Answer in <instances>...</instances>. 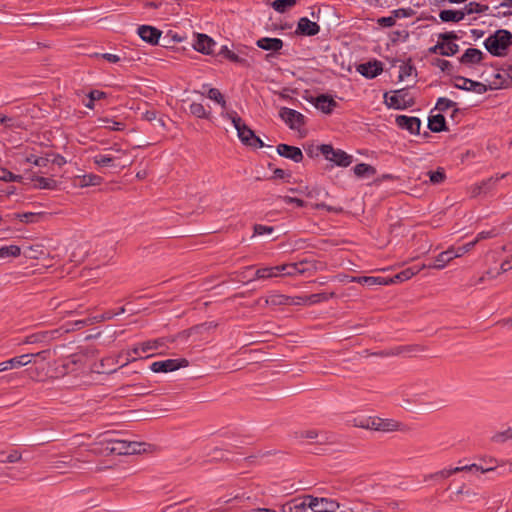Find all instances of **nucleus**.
Segmentation results:
<instances>
[{
	"label": "nucleus",
	"mask_w": 512,
	"mask_h": 512,
	"mask_svg": "<svg viewBox=\"0 0 512 512\" xmlns=\"http://www.w3.org/2000/svg\"><path fill=\"white\" fill-rule=\"evenodd\" d=\"M109 433H105L107 436ZM93 452L96 454L108 455H130L140 452V443L128 442L125 440H117L105 437L102 441L97 442Z\"/></svg>",
	"instance_id": "obj_1"
},
{
	"label": "nucleus",
	"mask_w": 512,
	"mask_h": 512,
	"mask_svg": "<svg viewBox=\"0 0 512 512\" xmlns=\"http://www.w3.org/2000/svg\"><path fill=\"white\" fill-rule=\"evenodd\" d=\"M512 45V33L508 30L499 29L490 35L485 41L484 46L487 51L496 57L505 56L508 48Z\"/></svg>",
	"instance_id": "obj_2"
},
{
	"label": "nucleus",
	"mask_w": 512,
	"mask_h": 512,
	"mask_svg": "<svg viewBox=\"0 0 512 512\" xmlns=\"http://www.w3.org/2000/svg\"><path fill=\"white\" fill-rule=\"evenodd\" d=\"M226 117L231 120L233 126L237 130L240 141L244 145L254 148L264 147L263 141L255 135L254 131L243 122L242 118L235 111L228 112Z\"/></svg>",
	"instance_id": "obj_3"
},
{
	"label": "nucleus",
	"mask_w": 512,
	"mask_h": 512,
	"mask_svg": "<svg viewBox=\"0 0 512 512\" xmlns=\"http://www.w3.org/2000/svg\"><path fill=\"white\" fill-rule=\"evenodd\" d=\"M317 150L320 151L326 160L331 161L340 167H348L353 161V157L351 155L341 149H334L330 144H322L317 147Z\"/></svg>",
	"instance_id": "obj_4"
},
{
	"label": "nucleus",
	"mask_w": 512,
	"mask_h": 512,
	"mask_svg": "<svg viewBox=\"0 0 512 512\" xmlns=\"http://www.w3.org/2000/svg\"><path fill=\"white\" fill-rule=\"evenodd\" d=\"M306 500H310L311 510L313 512H337L341 504L332 498L316 497L313 495H305Z\"/></svg>",
	"instance_id": "obj_5"
},
{
	"label": "nucleus",
	"mask_w": 512,
	"mask_h": 512,
	"mask_svg": "<svg viewBox=\"0 0 512 512\" xmlns=\"http://www.w3.org/2000/svg\"><path fill=\"white\" fill-rule=\"evenodd\" d=\"M408 92L406 89H400L394 92L393 95L388 96V93L384 94L385 103L388 105V107L397 109V110H403L407 107H410L414 104V101L412 98L407 99Z\"/></svg>",
	"instance_id": "obj_6"
},
{
	"label": "nucleus",
	"mask_w": 512,
	"mask_h": 512,
	"mask_svg": "<svg viewBox=\"0 0 512 512\" xmlns=\"http://www.w3.org/2000/svg\"><path fill=\"white\" fill-rule=\"evenodd\" d=\"M279 117L289 126L292 130H299L305 125V116L287 107H282L279 111Z\"/></svg>",
	"instance_id": "obj_7"
},
{
	"label": "nucleus",
	"mask_w": 512,
	"mask_h": 512,
	"mask_svg": "<svg viewBox=\"0 0 512 512\" xmlns=\"http://www.w3.org/2000/svg\"><path fill=\"white\" fill-rule=\"evenodd\" d=\"M188 365L189 361L185 358L167 359L164 361L153 362L150 366V369L155 373H167L176 371L180 368H185Z\"/></svg>",
	"instance_id": "obj_8"
},
{
	"label": "nucleus",
	"mask_w": 512,
	"mask_h": 512,
	"mask_svg": "<svg viewBox=\"0 0 512 512\" xmlns=\"http://www.w3.org/2000/svg\"><path fill=\"white\" fill-rule=\"evenodd\" d=\"M70 329L67 328L62 331V329H54L50 331H41L37 333H33L25 337V344H34V343H49L51 340L58 338L63 333L69 332Z\"/></svg>",
	"instance_id": "obj_9"
},
{
	"label": "nucleus",
	"mask_w": 512,
	"mask_h": 512,
	"mask_svg": "<svg viewBox=\"0 0 512 512\" xmlns=\"http://www.w3.org/2000/svg\"><path fill=\"white\" fill-rule=\"evenodd\" d=\"M455 79L457 82L454 84V87L458 89L474 91L478 94H483L487 91V86L481 82L473 81L462 76H457Z\"/></svg>",
	"instance_id": "obj_10"
},
{
	"label": "nucleus",
	"mask_w": 512,
	"mask_h": 512,
	"mask_svg": "<svg viewBox=\"0 0 512 512\" xmlns=\"http://www.w3.org/2000/svg\"><path fill=\"white\" fill-rule=\"evenodd\" d=\"M357 71L364 77L372 79L383 71V64L378 60L369 61L358 65Z\"/></svg>",
	"instance_id": "obj_11"
},
{
	"label": "nucleus",
	"mask_w": 512,
	"mask_h": 512,
	"mask_svg": "<svg viewBox=\"0 0 512 512\" xmlns=\"http://www.w3.org/2000/svg\"><path fill=\"white\" fill-rule=\"evenodd\" d=\"M277 153L284 158L294 161L295 163H300L304 158L299 147L283 143L277 146Z\"/></svg>",
	"instance_id": "obj_12"
},
{
	"label": "nucleus",
	"mask_w": 512,
	"mask_h": 512,
	"mask_svg": "<svg viewBox=\"0 0 512 512\" xmlns=\"http://www.w3.org/2000/svg\"><path fill=\"white\" fill-rule=\"evenodd\" d=\"M162 32L157 29L156 27H153V26H149V25H141L139 26L138 28V35L139 37L151 44V45H156L158 44V41H159V38L161 36Z\"/></svg>",
	"instance_id": "obj_13"
},
{
	"label": "nucleus",
	"mask_w": 512,
	"mask_h": 512,
	"mask_svg": "<svg viewBox=\"0 0 512 512\" xmlns=\"http://www.w3.org/2000/svg\"><path fill=\"white\" fill-rule=\"evenodd\" d=\"M396 124L401 128L408 130L412 134H419L421 121L417 117H409L406 115H399L396 117Z\"/></svg>",
	"instance_id": "obj_14"
},
{
	"label": "nucleus",
	"mask_w": 512,
	"mask_h": 512,
	"mask_svg": "<svg viewBox=\"0 0 512 512\" xmlns=\"http://www.w3.org/2000/svg\"><path fill=\"white\" fill-rule=\"evenodd\" d=\"M370 430L392 432L400 430V423L392 419L372 418Z\"/></svg>",
	"instance_id": "obj_15"
},
{
	"label": "nucleus",
	"mask_w": 512,
	"mask_h": 512,
	"mask_svg": "<svg viewBox=\"0 0 512 512\" xmlns=\"http://www.w3.org/2000/svg\"><path fill=\"white\" fill-rule=\"evenodd\" d=\"M320 27L316 22L310 21L307 17H302L298 21L296 34L303 36H314L318 34Z\"/></svg>",
	"instance_id": "obj_16"
},
{
	"label": "nucleus",
	"mask_w": 512,
	"mask_h": 512,
	"mask_svg": "<svg viewBox=\"0 0 512 512\" xmlns=\"http://www.w3.org/2000/svg\"><path fill=\"white\" fill-rule=\"evenodd\" d=\"M459 51L458 44L454 42L438 41L436 45L429 48L430 53L440 54L442 56H453Z\"/></svg>",
	"instance_id": "obj_17"
},
{
	"label": "nucleus",
	"mask_w": 512,
	"mask_h": 512,
	"mask_svg": "<svg viewBox=\"0 0 512 512\" xmlns=\"http://www.w3.org/2000/svg\"><path fill=\"white\" fill-rule=\"evenodd\" d=\"M461 253H455L452 249H448L444 252H441L434 263H429L427 265H423L422 268H434V269H443L447 263H449L453 258L460 257Z\"/></svg>",
	"instance_id": "obj_18"
},
{
	"label": "nucleus",
	"mask_w": 512,
	"mask_h": 512,
	"mask_svg": "<svg viewBox=\"0 0 512 512\" xmlns=\"http://www.w3.org/2000/svg\"><path fill=\"white\" fill-rule=\"evenodd\" d=\"M114 316H115V314H113V312L107 311V312L97 315V316L88 317L86 319L78 320L74 323L75 327L71 328L70 330L80 329L84 326H89L94 323L111 320L112 318H114Z\"/></svg>",
	"instance_id": "obj_19"
},
{
	"label": "nucleus",
	"mask_w": 512,
	"mask_h": 512,
	"mask_svg": "<svg viewBox=\"0 0 512 512\" xmlns=\"http://www.w3.org/2000/svg\"><path fill=\"white\" fill-rule=\"evenodd\" d=\"M314 105L323 113L330 114L337 106V102L332 97L321 94L315 98Z\"/></svg>",
	"instance_id": "obj_20"
},
{
	"label": "nucleus",
	"mask_w": 512,
	"mask_h": 512,
	"mask_svg": "<svg viewBox=\"0 0 512 512\" xmlns=\"http://www.w3.org/2000/svg\"><path fill=\"white\" fill-rule=\"evenodd\" d=\"M216 45V42L206 34H198L197 41L194 44V48L196 51L202 54H211L213 46Z\"/></svg>",
	"instance_id": "obj_21"
},
{
	"label": "nucleus",
	"mask_w": 512,
	"mask_h": 512,
	"mask_svg": "<svg viewBox=\"0 0 512 512\" xmlns=\"http://www.w3.org/2000/svg\"><path fill=\"white\" fill-rule=\"evenodd\" d=\"M352 282H357L360 284L373 286V285H388L394 283V278H384V277H373V276H361V277H353Z\"/></svg>",
	"instance_id": "obj_22"
},
{
	"label": "nucleus",
	"mask_w": 512,
	"mask_h": 512,
	"mask_svg": "<svg viewBox=\"0 0 512 512\" xmlns=\"http://www.w3.org/2000/svg\"><path fill=\"white\" fill-rule=\"evenodd\" d=\"M484 58V54L477 48H468L464 54L459 58L462 64H478Z\"/></svg>",
	"instance_id": "obj_23"
},
{
	"label": "nucleus",
	"mask_w": 512,
	"mask_h": 512,
	"mask_svg": "<svg viewBox=\"0 0 512 512\" xmlns=\"http://www.w3.org/2000/svg\"><path fill=\"white\" fill-rule=\"evenodd\" d=\"M256 45L267 51H279L283 47V41L279 38L263 37L257 40Z\"/></svg>",
	"instance_id": "obj_24"
},
{
	"label": "nucleus",
	"mask_w": 512,
	"mask_h": 512,
	"mask_svg": "<svg viewBox=\"0 0 512 512\" xmlns=\"http://www.w3.org/2000/svg\"><path fill=\"white\" fill-rule=\"evenodd\" d=\"M278 275H280L279 265L274 267L259 268L255 271L254 276L248 279V282L256 279H270L277 277Z\"/></svg>",
	"instance_id": "obj_25"
},
{
	"label": "nucleus",
	"mask_w": 512,
	"mask_h": 512,
	"mask_svg": "<svg viewBox=\"0 0 512 512\" xmlns=\"http://www.w3.org/2000/svg\"><path fill=\"white\" fill-rule=\"evenodd\" d=\"M428 128L435 133L448 131L445 117L442 114L430 116L428 119Z\"/></svg>",
	"instance_id": "obj_26"
},
{
	"label": "nucleus",
	"mask_w": 512,
	"mask_h": 512,
	"mask_svg": "<svg viewBox=\"0 0 512 512\" xmlns=\"http://www.w3.org/2000/svg\"><path fill=\"white\" fill-rule=\"evenodd\" d=\"M118 160H120V156L110 154H97L93 157V162L98 167L118 166L119 164H115Z\"/></svg>",
	"instance_id": "obj_27"
},
{
	"label": "nucleus",
	"mask_w": 512,
	"mask_h": 512,
	"mask_svg": "<svg viewBox=\"0 0 512 512\" xmlns=\"http://www.w3.org/2000/svg\"><path fill=\"white\" fill-rule=\"evenodd\" d=\"M464 10H442L439 13V18L442 22H460L464 19Z\"/></svg>",
	"instance_id": "obj_28"
},
{
	"label": "nucleus",
	"mask_w": 512,
	"mask_h": 512,
	"mask_svg": "<svg viewBox=\"0 0 512 512\" xmlns=\"http://www.w3.org/2000/svg\"><path fill=\"white\" fill-rule=\"evenodd\" d=\"M292 303V298L283 294H271L264 299L265 306H282Z\"/></svg>",
	"instance_id": "obj_29"
},
{
	"label": "nucleus",
	"mask_w": 512,
	"mask_h": 512,
	"mask_svg": "<svg viewBox=\"0 0 512 512\" xmlns=\"http://www.w3.org/2000/svg\"><path fill=\"white\" fill-rule=\"evenodd\" d=\"M16 218L23 223H37L48 216L45 212H25L15 214Z\"/></svg>",
	"instance_id": "obj_30"
},
{
	"label": "nucleus",
	"mask_w": 512,
	"mask_h": 512,
	"mask_svg": "<svg viewBox=\"0 0 512 512\" xmlns=\"http://www.w3.org/2000/svg\"><path fill=\"white\" fill-rule=\"evenodd\" d=\"M495 78L500 80V82L497 83L499 87L506 88L512 86V66L509 65L502 68L498 73L495 74Z\"/></svg>",
	"instance_id": "obj_31"
},
{
	"label": "nucleus",
	"mask_w": 512,
	"mask_h": 512,
	"mask_svg": "<svg viewBox=\"0 0 512 512\" xmlns=\"http://www.w3.org/2000/svg\"><path fill=\"white\" fill-rule=\"evenodd\" d=\"M307 265L306 261H301L298 263H291V264H283L279 265L280 268V274L287 275V276H294L297 274H302V270H299L300 266Z\"/></svg>",
	"instance_id": "obj_32"
},
{
	"label": "nucleus",
	"mask_w": 512,
	"mask_h": 512,
	"mask_svg": "<svg viewBox=\"0 0 512 512\" xmlns=\"http://www.w3.org/2000/svg\"><path fill=\"white\" fill-rule=\"evenodd\" d=\"M353 171H354V174L359 178L371 177L376 174L375 167H373L372 165L366 164V163L357 164L353 168Z\"/></svg>",
	"instance_id": "obj_33"
},
{
	"label": "nucleus",
	"mask_w": 512,
	"mask_h": 512,
	"mask_svg": "<svg viewBox=\"0 0 512 512\" xmlns=\"http://www.w3.org/2000/svg\"><path fill=\"white\" fill-rule=\"evenodd\" d=\"M339 512H372L371 505L361 500H356L351 503L349 507H346Z\"/></svg>",
	"instance_id": "obj_34"
},
{
	"label": "nucleus",
	"mask_w": 512,
	"mask_h": 512,
	"mask_svg": "<svg viewBox=\"0 0 512 512\" xmlns=\"http://www.w3.org/2000/svg\"><path fill=\"white\" fill-rule=\"evenodd\" d=\"M166 339L159 338L155 340H148L140 344L141 352L147 353L151 350H157L165 346Z\"/></svg>",
	"instance_id": "obj_35"
},
{
	"label": "nucleus",
	"mask_w": 512,
	"mask_h": 512,
	"mask_svg": "<svg viewBox=\"0 0 512 512\" xmlns=\"http://www.w3.org/2000/svg\"><path fill=\"white\" fill-rule=\"evenodd\" d=\"M505 177H506V174H502L500 176L490 177L486 180H483L480 184L475 185V190L486 192V191L492 189L500 179H503Z\"/></svg>",
	"instance_id": "obj_36"
},
{
	"label": "nucleus",
	"mask_w": 512,
	"mask_h": 512,
	"mask_svg": "<svg viewBox=\"0 0 512 512\" xmlns=\"http://www.w3.org/2000/svg\"><path fill=\"white\" fill-rule=\"evenodd\" d=\"M21 458H22V455L17 450H12L9 453H7L5 451H0V464L16 463V462L20 461Z\"/></svg>",
	"instance_id": "obj_37"
},
{
	"label": "nucleus",
	"mask_w": 512,
	"mask_h": 512,
	"mask_svg": "<svg viewBox=\"0 0 512 512\" xmlns=\"http://www.w3.org/2000/svg\"><path fill=\"white\" fill-rule=\"evenodd\" d=\"M31 362H32V355H28V354H23V355H20V356H17V357H14V358H11L8 360V364L11 367V369L18 368L21 366H26Z\"/></svg>",
	"instance_id": "obj_38"
},
{
	"label": "nucleus",
	"mask_w": 512,
	"mask_h": 512,
	"mask_svg": "<svg viewBox=\"0 0 512 512\" xmlns=\"http://www.w3.org/2000/svg\"><path fill=\"white\" fill-rule=\"evenodd\" d=\"M32 180L36 182L35 187L39 189H54L56 187V181L52 178L37 176Z\"/></svg>",
	"instance_id": "obj_39"
},
{
	"label": "nucleus",
	"mask_w": 512,
	"mask_h": 512,
	"mask_svg": "<svg viewBox=\"0 0 512 512\" xmlns=\"http://www.w3.org/2000/svg\"><path fill=\"white\" fill-rule=\"evenodd\" d=\"M334 295H335L334 292H331V293H327V292L315 293V294H311V295L306 296L305 300L309 304H316V303H319V302L327 301L330 298L334 297Z\"/></svg>",
	"instance_id": "obj_40"
},
{
	"label": "nucleus",
	"mask_w": 512,
	"mask_h": 512,
	"mask_svg": "<svg viewBox=\"0 0 512 512\" xmlns=\"http://www.w3.org/2000/svg\"><path fill=\"white\" fill-rule=\"evenodd\" d=\"M488 9H489V7L487 5H482L477 2L472 1L465 5L464 12H465V15L466 14L470 15L473 13L480 14V13L486 12Z\"/></svg>",
	"instance_id": "obj_41"
},
{
	"label": "nucleus",
	"mask_w": 512,
	"mask_h": 512,
	"mask_svg": "<svg viewBox=\"0 0 512 512\" xmlns=\"http://www.w3.org/2000/svg\"><path fill=\"white\" fill-rule=\"evenodd\" d=\"M190 113L197 118L203 119L209 118L210 115V112H208L201 103L196 102L190 105Z\"/></svg>",
	"instance_id": "obj_42"
},
{
	"label": "nucleus",
	"mask_w": 512,
	"mask_h": 512,
	"mask_svg": "<svg viewBox=\"0 0 512 512\" xmlns=\"http://www.w3.org/2000/svg\"><path fill=\"white\" fill-rule=\"evenodd\" d=\"M494 469H495L494 467L484 468L482 466H479V465L473 463V464H470V465L455 467V468H453V472L459 473V472H464V471H473V470H475V471H480L481 473H487V472L493 471Z\"/></svg>",
	"instance_id": "obj_43"
},
{
	"label": "nucleus",
	"mask_w": 512,
	"mask_h": 512,
	"mask_svg": "<svg viewBox=\"0 0 512 512\" xmlns=\"http://www.w3.org/2000/svg\"><path fill=\"white\" fill-rule=\"evenodd\" d=\"M21 253V249L17 245L3 246L0 248V258L17 257Z\"/></svg>",
	"instance_id": "obj_44"
},
{
	"label": "nucleus",
	"mask_w": 512,
	"mask_h": 512,
	"mask_svg": "<svg viewBox=\"0 0 512 512\" xmlns=\"http://www.w3.org/2000/svg\"><path fill=\"white\" fill-rule=\"evenodd\" d=\"M296 4V0H274L272 7L278 13L286 12L287 8H291Z\"/></svg>",
	"instance_id": "obj_45"
},
{
	"label": "nucleus",
	"mask_w": 512,
	"mask_h": 512,
	"mask_svg": "<svg viewBox=\"0 0 512 512\" xmlns=\"http://www.w3.org/2000/svg\"><path fill=\"white\" fill-rule=\"evenodd\" d=\"M219 55H222L223 57L227 58L228 60H230L231 62H234V63L243 64L246 62L245 59L240 58L236 53L231 51L227 46L221 47V49L219 51Z\"/></svg>",
	"instance_id": "obj_46"
},
{
	"label": "nucleus",
	"mask_w": 512,
	"mask_h": 512,
	"mask_svg": "<svg viewBox=\"0 0 512 512\" xmlns=\"http://www.w3.org/2000/svg\"><path fill=\"white\" fill-rule=\"evenodd\" d=\"M413 73L416 74V69L414 65L411 63V60L409 59L407 62L403 63L400 66L399 71V80H404L407 77H410Z\"/></svg>",
	"instance_id": "obj_47"
},
{
	"label": "nucleus",
	"mask_w": 512,
	"mask_h": 512,
	"mask_svg": "<svg viewBox=\"0 0 512 512\" xmlns=\"http://www.w3.org/2000/svg\"><path fill=\"white\" fill-rule=\"evenodd\" d=\"M99 121L103 123L101 127H104L111 131H122L125 127V125L122 122H117L109 118H100Z\"/></svg>",
	"instance_id": "obj_48"
},
{
	"label": "nucleus",
	"mask_w": 512,
	"mask_h": 512,
	"mask_svg": "<svg viewBox=\"0 0 512 512\" xmlns=\"http://www.w3.org/2000/svg\"><path fill=\"white\" fill-rule=\"evenodd\" d=\"M23 177L16 175L6 168L0 167V180L5 182H21Z\"/></svg>",
	"instance_id": "obj_49"
},
{
	"label": "nucleus",
	"mask_w": 512,
	"mask_h": 512,
	"mask_svg": "<svg viewBox=\"0 0 512 512\" xmlns=\"http://www.w3.org/2000/svg\"><path fill=\"white\" fill-rule=\"evenodd\" d=\"M509 439H512V428L496 432L494 435L491 436V441L494 443H504Z\"/></svg>",
	"instance_id": "obj_50"
},
{
	"label": "nucleus",
	"mask_w": 512,
	"mask_h": 512,
	"mask_svg": "<svg viewBox=\"0 0 512 512\" xmlns=\"http://www.w3.org/2000/svg\"><path fill=\"white\" fill-rule=\"evenodd\" d=\"M421 268H418V269H414L412 267L410 268H407L403 271H401L400 273L396 274L393 278H394V283L399 281V282H402V281H406L408 279H410L412 276L416 275L419 271H420Z\"/></svg>",
	"instance_id": "obj_51"
},
{
	"label": "nucleus",
	"mask_w": 512,
	"mask_h": 512,
	"mask_svg": "<svg viewBox=\"0 0 512 512\" xmlns=\"http://www.w3.org/2000/svg\"><path fill=\"white\" fill-rule=\"evenodd\" d=\"M103 181V178L99 175L95 174H87L84 175L81 181L82 186H97L100 185Z\"/></svg>",
	"instance_id": "obj_52"
},
{
	"label": "nucleus",
	"mask_w": 512,
	"mask_h": 512,
	"mask_svg": "<svg viewBox=\"0 0 512 512\" xmlns=\"http://www.w3.org/2000/svg\"><path fill=\"white\" fill-rule=\"evenodd\" d=\"M207 97L222 106V108L226 107V101L224 96L217 88H210L207 93Z\"/></svg>",
	"instance_id": "obj_53"
},
{
	"label": "nucleus",
	"mask_w": 512,
	"mask_h": 512,
	"mask_svg": "<svg viewBox=\"0 0 512 512\" xmlns=\"http://www.w3.org/2000/svg\"><path fill=\"white\" fill-rule=\"evenodd\" d=\"M428 175H429L430 181L433 184H440L446 178L445 171L443 168H438L436 171H430V172H428Z\"/></svg>",
	"instance_id": "obj_54"
},
{
	"label": "nucleus",
	"mask_w": 512,
	"mask_h": 512,
	"mask_svg": "<svg viewBox=\"0 0 512 512\" xmlns=\"http://www.w3.org/2000/svg\"><path fill=\"white\" fill-rule=\"evenodd\" d=\"M457 103L448 99V98H445V97H440L438 100H437V103H436V109H438L439 111H446L447 109L449 108H454L456 107Z\"/></svg>",
	"instance_id": "obj_55"
},
{
	"label": "nucleus",
	"mask_w": 512,
	"mask_h": 512,
	"mask_svg": "<svg viewBox=\"0 0 512 512\" xmlns=\"http://www.w3.org/2000/svg\"><path fill=\"white\" fill-rule=\"evenodd\" d=\"M319 437V432L317 430H305L296 432V438L298 439H310L314 440Z\"/></svg>",
	"instance_id": "obj_56"
},
{
	"label": "nucleus",
	"mask_w": 512,
	"mask_h": 512,
	"mask_svg": "<svg viewBox=\"0 0 512 512\" xmlns=\"http://www.w3.org/2000/svg\"><path fill=\"white\" fill-rule=\"evenodd\" d=\"M106 154L118 155L120 159L127 154L126 150H123L118 143H114L112 146L105 148Z\"/></svg>",
	"instance_id": "obj_57"
},
{
	"label": "nucleus",
	"mask_w": 512,
	"mask_h": 512,
	"mask_svg": "<svg viewBox=\"0 0 512 512\" xmlns=\"http://www.w3.org/2000/svg\"><path fill=\"white\" fill-rule=\"evenodd\" d=\"M417 349L416 346H400L392 349L389 352L383 353V355L390 356V355H399L404 352H413Z\"/></svg>",
	"instance_id": "obj_58"
},
{
	"label": "nucleus",
	"mask_w": 512,
	"mask_h": 512,
	"mask_svg": "<svg viewBox=\"0 0 512 512\" xmlns=\"http://www.w3.org/2000/svg\"><path fill=\"white\" fill-rule=\"evenodd\" d=\"M48 158L45 157H37L35 155H30L26 157V162L33 163L36 166L44 167L48 163Z\"/></svg>",
	"instance_id": "obj_59"
},
{
	"label": "nucleus",
	"mask_w": 512,
	"mask_h": 512,
	"mask_svg": "<svg viewBox=\"0 0 512 512\" xmlns=\"http://www.w3.org/2000/svg\"><path fill=\"white\" fill-rule=\"evenodd\" d=\"M414 11L411 8H399L394 11H392L393 17H395V20L397 18H406L411 17L413 15Z\"/></svg>",
	"instance_id": "obj_60"
},
{
	"label": "nucleus",
	"mask_w": 512,
	"mask_h": 512,
	"mask_svg": "<svg viewBox=\"0 0 512 512\" xmlns=\"http://www.w3.org/2000/svg\"><path fill=\"white\" fill-rule=\"evenodd\" d=\"M274 231V228L272 226H266L262 224H255L254 225V235H264V234H270Z\"/></svg>",
	"instance_id": "obj_61"
},
{
	"label": "nucleus",
	"mask_w": 512,
	"mask_h": 512,
	"mask_svg": "<svg viewBox=\"0 0 512 512\" xmlns=\"http://www.w3.org/2000/svg\"><path fill=\"white\" fill-rule=\"evenodd\" d=\"M433 64L436 65L437 67H439L443 72H447V73H450L453 68V65L448 60H444V59L438 58L434 61Z\"/></svg>",
	"instance_id": "obj_62"
},
{
	"label": "nucleus",
	"mask_w": 512,
	"mask_h": 512,
	"mask_svg": "<svg viewBox=\"0 0 512 512\" xmlns=\"http://www.w3.org/2000/svg\"><path fill=\"white\" fill-rule=\"evenodd\" d=\"M303 501L300 503L295 502L293 508H295V512H304L306 509H311L310 500L305 499V495L300 497Z\"/></svg>",
	"instance_id": "obj_63"
},
{
	"label": "nucleus",
	"mask_w": 512,
	"mask_h": 512,
	"mask_svg": "<svg viewBox=\"0 0 512 512\" xmlns=\"http://www.w3.org/2000/svg\"><path fill=\"white\" fill-rule=\"evenodd\" d=\"M281 200H283L287 204H295L297 207H304L305 202L300 198L290 197V196H279Z\"/></svg>",
	"instance_id": "obj_64"
}]
</instances>
